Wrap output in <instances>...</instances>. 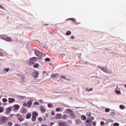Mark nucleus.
I'll return each instance as SVG.
<instances>
[{"mask_svg":"<svg viewBox=\"0 0 126 126\" xmlns=\"http://www.w3.org/2000/svg\"><path fill=\"white\" fill-rule=\"evenodd\" d=\"M97 67L102 70V71H104V72H105L106 73H109V74H112L113 71H109L108 69V68L106 66L102 67L98 66Z\"/></svg>","mask_w":126,"mask_h":126,"instance_id":"1","label":"nucleus"},{"mask_svg":"<svg viewBox=\"0 0 126 126\" xmlns=\"http://www.w3.org/2000/svg\"><path fill=\"white\" fill-rule=\"evenodd\" d=\"M34 54L37 57H39V58L45 57V55L43 54L42 52L39 51L38 50H35L34 51Z\"/></svg>","mask_w":126,"mask_h":126,"instance_id":"2","label":"nucleus"},{"mask_svg":"<svg viewBox=\"0 0 126 126\" xmlns=\"http://www.w3.org/2000/svg\"><path fill=\"white\" fill-rule=\"evenodd\" d=\"M8 118L5 116H1L0 117V124H3V123H6Z\"/></svg>","mask_w":126,"mask_h":126,"instance_id":"3","label":"nucleus"},{"mask_svg":"<svg viewBox=\"0 0 126 126\" xmlns=\"http://www.w3.org/2000/svg\"><path fill=\"white\" fill-rule=\"evenodd\" d=\"M32 103H33V99H30V101H28L27 103H24L23 106L30 108L32 105Z\"/></svg>","mask_w":126,"mask_h":126,"instance_id":"4","label":"nucleus"},{"mask_svg":"<svg viewBox=\"0 0 126 126\" xmlns=\"http://www.w3.org/2000/svg\"><path fill=\"white\" fill-rule=\"evenodd\" d=\"M36 117H38V112H33L32 114V122H35L36 121Z\"/></svg>","mask_w":126,"mask_h":126,"instance_id":"5","label":"nucleus"},{"mask_svg":"<svg viewBox=\"0 0 126 126\" xmlns=\"http://www.w3.org/2000/svg\"><path fill=\"white\" fill-rule=\"evenodd\" d=\"M58 126H67V123H66V122H58Z\"/></svg>","mask_w":126,"mask_h":126,"instance_id":"6","label":"nucleus"},{"mask_svg":"<svg viewBox=\"0 0 126 126\" xmlns=\"http://www.w3.org/2000/svg\"><path fill=\"white\" fill-rule=\"evenodd\" d=\"M11 106H9L8 108H6L5 110V112L6 114H10V112H11Z\"/></svg>","mask_w":126,"mask_h":126,"instance_id":"7","label":"nucleus"},{"mask_svg":"<svg viewBox=\"0 0 126 126\" xmlns=\"http://www.w3.org/2000/svg\"><path fill=\"white\" fill-rule=\"evenodd\" d=\"M32 76L34 78H36L38 77V76H39V72H38V71L33 72L32 74Z\"/></svg>","mask_w":126,"mask_h":126,"instance_id":"8","label":"nucleus"},{"mask_svg":"<svg viewBox=\"0 0 126 126\" xmlns=\"http://www.w3.org/2000/svg\"><path fill=\"white\" fill-rule=\"evenodd\" d=\"M51 77L52 78H60V74H59L58 73H56V74H53L51 75Z\"/></svg>","mask_w":126,"mask_h":126,"instance_id":"9","label":"nucleus"},{"mask_svg":"<svg viewBox=\"0 0 126 126\" xmlns=\"http://www.w3.org/2000/svg\"><path fill=\"white\" fill-rule=\"evenodd\" d=\"M59 119H63V115L62 114H58L55 116V120H59Z\"/></svg>","mask_w":126,"mask_h":126,"instance_id":"10","label":"nucleus"},{"mask_svg":"<svg viewBox=\"0 0 126 126\" xmlns=\"http://www.w3.org/2000/svg\"><path fill=\"white\" fill-rule=\"evenodd\" d=\"M71 119H75L76 115L74 114V112L73 111L70 113Z\"/></svg>","mask_w":126,"mask_h":126,"instance_id":"11","label":"nucleus"},{"mask_svg":"<svg viewBox=\"0 0 126 126\" xmlns=\"http://www.w3.org/2000/svg\"><path fill=\"white\" fill-rule=\"evenodd\" d=\"M40 110L41 113H45L46 112V108L43 106H40Z\"/></svg>","mask_w":126,"mask_h":126,"instance_id":"12","label":"nucleus"},{"mask_svg":"<svg viewBox=\"0 0 126 126\" xmlns=\"http://www.w3.org/2000/svg\"><path fill=\"white\" fill-rule=\"evenodd\" d=\"M35 62H34L33 61H32V60H30L28 61L27 63V64H28L29 65H33V64Z\"/></svg>","mask_w":126,"mask_h":126,"instance_id":"13","label":"nucleus"},{"mask_svg":"<svg viewBox=\"0 0 126 126\" xmlns=\"http://www.w3.org/2000/svg\"><path fill=\"white\" fill-rule=\"evenodd\" d=\"M14 101H15V99L13 98L10 97L8 98V102L10 104L11 103H13V102H14Z\"/></svg>","mask_w":126,"mask_h":126,"instance_id":"14","label":"nucleus"},{"mask_svg":"<svg viewBox=\"0 0 126 126\" xmlns=\"http://www.w3.org/2000/svg\"><path fill=\"white\" fill-rule=\"evenodd\" d=\"M63 108L59 107L56 108L57 112H63Z\"/></svg>","mask_w":126,"mask_h":126,"instance_id":"15","label":"nucleus"},{"mask_svg":"<svg viewBox=\"0 0 126 126\" xmlns=\"http://www.w3.org/2000/svg\"><path fill=\"white\" fill-rule=\"evenodd\" d=\"M4 40L7 42H10V41H11V38H10V37L5 36V39Z\"/></svg>","mask_w":126,"mask_h":126,"instance_id":"16","label":"nucleus"},{"mask_svg":"<svg viewBox=\"0 0 126 126\" xmlns=\"http://www.w3.org/2000/svg\"><path fill=\"white\" fill-rule=\"evenodd\" d=\"M120 108L121 109V110H126V106L124 105H120L119 106Z\"/></svg>","mask_w":126,"mask_h":126,"instance_id":"17","label":"nucleus"},{"mask_svg":"<svg viewBox=\"0 0 126 126\" xmlns=\"http://www.w3.org/2000/svg\"><path fill=\"white\" fill-rule=\"evenodd\" d=\"M14 109H15V110H18L20 108V106L16 104L15 105L13 106Z\"/></svg>","mask_w":126,"mask_h":126,"instance_id":"18","label":"nucleus"},{"mask_svg":"<svg viewBox=\"0 0 126 126\" xmlns=\"http://www.w3.org/2000/svg\"><path fill=\"white\" fill-rule=\"evenodd\" d=\"M75 123L76 125H80L81 123V120H75Z\"/></svg>","mask_w":126,"mask_h":126,"instance_id":"19","label":"nucleus"},{"mask_svg":"<svg viewBox=\"0 0 126 126\" xmlns=\"http://www.w3.org/2000/svg\"><path fill=\"white\" fill-rule=\"evenodd\" d=\"M66 111L67 113H68V114H70L71 113L73 112V110H72L71 109H66Z\"/></svg>","mask_w":126,"mask_h":126,"instance_id":"20","label":"nucleus"},{"mask_svg":"<svg viewBox=\"0 0 126 126\" xmlns=\"http://www.w3.org/2000/svg\"><path fill=\"white\" fill-rule=\"evenodd\" d=\"M3 71H6V72H8V71H9V67L4 68L3 69Z\"/></svg>","mask_w":126,"mask_h":126,"instance_id":"21","label":"nucleus"},{"mask_svg":"<svg viewBox=\"0 0 126 126\" xmlns=\"http://www.w3.org/2000/svg\"><path fill=\"white\" fill-rule=\"evenodd\" d=\"M81 118V120H82L83 121H85V120H86V116L84 115H82Z\"/></svg>","mask_w":126,"mask_h":126,"instance_id":"22","label":"nucleus"},{"mask_svg":"<svg viewBox=\"0 0 126 126\" xmlns=\"http://www.w3.org/2000/svg\"><path fill=\"white\" fill-rule=\"evenodd\" d=\"M63 120H66V119H67V115L66 114H64L63 116Z\"/></svg>","mask_w":126,"mask_h":126,"instance_id":"23","label":"nucleus"},{"mask_svg":"<svg viewBox=\"0 0 126 126\" xmlns=\"http://www.w3.org/2000/svg\"><path fill=\"white\" fill-rule=\"evenodd\" d=\"M39 67V63H35L34 64L33 67H34L35 68H37V67Z\"/></svg>","mask_w":126,"mask_h":126,"instance_id":"24","label":"nucleus"},{"mask_svg":"<svg viewBox=\"0 0 126 126\" xmlns=\"http://www.w3.org/2000/svg\"><path fill=\"white\" fill-rule=\"evenodd\" d=\"M26 118L27 119H30V118H31V114L30 113L27 114L26 115Z\"/></svg>","mask_w":126,"mask_h":126,"instance_id":"25","label":"nucleus"},{"mask_svg":"<svg viewBox=\"0 0 126 126\" xmlns=\"http://www.w3.org/2000/svg\"><path fill=\"white\" fill-rule=\"evenodd\" d=\"M66 35L67 36H69V35H71V32H70V31H69L66 32Z\"/></svg>","mask_w":126,"mask_h":126,"instance_id":"26","label":"nucleus"},{"mask_svg":"<svg viewBox=\"0 0 126 126\" xmlns=\"http://www.w3.org/2000/svg\"><path fill=\"white\" fill-rule=\"evenodd\" d=\"M4 111V108L2 107H0V113H2Z\"/></svg>","mask_w":126,"mask_h":126,"instance_id":"27","label":"nucleus"},{"mask_svg":"<svg viewBox=\"0 0 126 126\" xmlns=\"http://www.w3.org/2000/svg\"><path fill=\"white\" fill-rule=\"evenodd\" d=\"M21 80L23 81L24 79H25V76L22 75L21 76Z\"/></svg>","mask_w":126,"mask_h":126,"instance_id":"28","label":"nucleus"},{"mask_svg":"<svg viewBox=\"0 0 126 126\" xmlns=\"http://www.w3.org/2000/svg\"><path fill=\"white\" fill-rule=\"evenodd\" d=\"M18 120L20 122H22V121H23V118L22 117H18Z\"/></svg>","mask_w":126,"mask_h":126,"instance_id":"29","label":"nucleus"},{"mask_svg":"<svg viewBox=\"0 0 126 126\" xmlns=\"http://www.w3.org/2000/svg\"><path fill=\"white\" fill-rule=\"evenodd\" d=\"M30 61H32L33 62V61H36V58L32 57V58H30Z\"/></svg>","mask_w":126,"mask_h":126,"instance_id":"30","label":"nucleus"},{"mask_svg":"<svg viewBox=\"0 0 126 126\" xmlns=\"http://www.w3.org/2000/svg\"><path fill=\"white\" fill-rule=\"evenodd\" d=\"M48 108H53V104H52L51 103H49L48 104Z\"/></svg>","mask_w":126,"mask_h":126,"instance_id":"31","label":"nucleus"},{"mask_svg":"<svg viewBox=\"0 0 126 126\" xmlns=\"http://www.w3.org/2000/svg\"><path fill=\"white\" fill-rule=\"evenodd\" d=\"M92 121V119L91 118H89L86 122V123H90Z\"/></svg>","mask_w":126,"mask_h":126,"instance_id":"32","label":"nucleus"},{"mask_svg":"<svg viewBox=\"0 0 126 126\" xmlns=\"http://www.w3.org/2000/svg\"><path fill=\"white\" fill-rule=\"evenodd\" d=\"M115 93L117 95H119V94H121V91H115Z\"/></svg>","mask_w":126,"mask_h":126,"instance_id":"33","label":"nucleus"},{"mask_svg":"<svg viewBox=\"0 0 126 126\" xmlns=\"http://www.w3.org/2000/svg\"><path fill=\"white\" fill-rule=\"evenodd\" d=\"M1 36L0 37V38L1 39H2V40H4L5 38V36L3 35H0Z\"/></svg>","mask_w":126,"mask_h":126,"instance_id":"34","label":"nucleus"},{"mask_svg":"<svg viewBox=\"0 0 126 126\" xmlns=\"http://www.w3.org/2000/svg\"><path fill=\"white\" fill-rule=\"evenodd\" d=\"M61 78H63V79H66V77L64 75H61Z\"/></svg>","mask_w":126,"mask_h":126,"instance_id":"35","label":"nucleus"},{"mask_svg":"<svg viewBox=\"0 0 126 126\" xmlns=\"http://www.w3.org/2000/svg\"><path fill=\"white\" fill-rule=\"evenodd\" d=\"M113 126H120V124H119V123H115L113 124Z\"/></svg>","mask_w":126,"mask_h":126,"instance_id":"36","label":"nucleus"},{"mask_svg":"<svg viewBox=\"0 0 126 126\" xmlns=\"http://www.w3.org/2000/svg\"><path fill=\"white\" fill-rule=\"evenodd\" d=\"M45 60L46 61V62H50V61H51V59L49 58H46Z\"/></svg>","mask_w":126,"mask_h":126,"instance_id":"37","label":"nucleus"},{"mask_svg":"<svg viewBox=\"0 0 126 126\" xmlns=\"http://www.w3.org/2000/svg\"><path fill=\"white\" fill-rule=\"evenodd\" d=\"M38 120L39 122H42V121H43V118H42V117H39L38 118Z\"/></svg>","mask_w":126,"mask_h":126,"instance_id":"38","label":"nucleus"},{"mask_svg":"<svg viewBox=\"0 0 126 126\" xmlns=\"http://www.w3.org/2000/svg\"><path fill=\"white\" fill-rule=\"evenodd\" d=\"M105 112H106V113H109V112H110V109L106 108L105 109Z\"/></svg>","mask_w":126,"mask_h":126,"instance_id":"39","label":"nucleus"},{"mask_svg":"<svg viewBox=\"0 0 126 126\" xmlns=\"http://www.w3.org/2000/svg\"><path fill=\"white\" fill-rule=\"evenodd\" d=\"M2 102H7V99H6V98H3L2 99Z\"/></svg>","mask_w":126,"mask_h":126,"instance_id":"40","label":"nucleus"},{"mask_svg":"<svg viewBox=\"0 0 126 126\" xmlns=\"http://www.w3.org/2000/svg\"><path fill=\"white\" fill-rule=\"evenodd\" d=\"M8 126H12V122H8Z\"/></svg>","mask_w":126,"mask_h":126,"instance_id":"41","label":"nucleus"},{"mask_svg":"<svg viewBox=\"0 0 126 126\" xmlns=\"http://www.w3.org/2000/svg\"><path fill=\"white\" fill-rule=\"evenodd\" d=\"M104 125H105V123H104L103 121H101V122H100V125H101V126H104Z\"/></svg>","mask_w":126,"mask_h":126,"instance_id":"42","label":"nucleus"},{"mask_svg":"<svg viewBox=\"0 0 126 126\" xmlns=\"http://www.w3.org/2000/svg\"><path fill=\"white\" fill-rule=\"evenodd\" d=\"M0 8L1 9H3L4 10V7L1 5V4H0Z\"/></svg>","mask_w":126,"mask_h":126,"instance_id":"43","label":"nucleus"},{"mask_svg":"<svg viewBox=\"0 0 126 126\" xmlns=\"http://www.w3.org/2000/svg\"><path fill=\"white\" fill-rule=\"evenodd\" d=\"M51 115H52V116H55V112H54V111H52Z\"/></svg>","mask_w":126,"mask_h":126,"instance_id":"44","label":"nucleus"},{"mask_svg":"<svg viewBox=\"0 0 126 126\" xmlns=\"http://www.w3.org/2000/svg\"><path fill=\"white\" fill-rule=\"evenodd\" d=\"M33 105H39V102H35L33 103Z\"/></svg>","mask_w":126,"mask_h":126,"instance_id":"45","label":"nucleus"},{"mask_svg":"<svg viewBox=\"0 0 126 126\" xmlns=\"http://www.w3.org/2000/svg\"><path fill=\"white\" fill-rule=\"evenodd\" d=\"M74 38H75V37H74V36L72 35L70 37V39H71L72 40H73V39H74Z\"/></svg>","mask_w":126,"mask_h":126,"instance_id":"46","label":"nucleus"},{"mask_svg":"<svg viewBox=\"0 0 126 126\" xmlns=\"http://www.w3.org/2000/svg\"><path fill=\"white\" fill-rule=\"evenodd\" d=\"M68 20H74V21H75V19L74 18H70L68 19Z\"/></svg>","mask_w":126,"mask_h":126,"instance_id":"47","label":"nucleus"},{"mask_svg":"<svg viewBox=\"0 0 126 126\" xmlns=\"http://www.w3.org/2000/svg\"><path fill=\"white\" fill-rule=\"evenodd\" d=\"M0 57H3V54L1 52H0Z\"/></svg>","mask_w":126,"mask_h":126,"instance_id":"48","label":"nucleus"},{"mask_svg":"<svg viewBox=\"0 0 126 126\" xmlns=\"http://www.w3.org/2000/svg\"><path fill=\"white\" fill-rule=\"evenodd\" d=\"M108 122H109V123H112V122H113V120H112V119H109V120H108Z\"/></svg>","mask_w":126,"mask_h":126,"instance_id":"49","label":"nucleus"},{"mask_svg":"<svg viewBox=\"0 0 126 126\" xmlns=\"http://www.w3.org/2000/svg\"><path fill=\"white\" fill-rule=\"evenodd\" d=\"M96 122H93V126H96Z\"/></svg>","mask_w":126,"mask_h":126,"instance_id":"50","label":"nucleus"},{"mask_svg":"<svg viewBox=\"0 0 126 126\" xmlns=\"http://www.w3.org/2000/svg\"><path fill=\"white\" fill-rule=\"evenodd\" d=\"M22 75V74H17V76H19V77H21Z\"/></svg>","mask_w":126,"mask_h":126,"instance_id":"51","label":"nucleus"},{"mask_svg":"<svg viewBox=\"0 0 126 126\" xmlns=\"http://www.w3.org/2000/svg\"><path fill=\"white\" fill-rule=\"evenodd\" d=\"M14 126H20V125L19 124H15Z\"/></svg>","mask_w":126,"mask_h":126,"instance_id":"52","label":"nucleus"},{"mask_svg":"<svg viewBox=\"0 0 126 126\" xmlns=\"http://www.w3.org/2000/svg\"><path fill=\"white\" fill-rule=\"evenodd\" d=\"M90 89H88V88H87V89H86V91H89V92H90Z\"/></svg>","mask_w":126,"mask_h":126,"instance_id":"53","label":"nucleus"},{"mask_svg":"<svg viewBox=\"0 0 126 126\" xmlns=\"http://www.w3.org/2000/svg\"><path fill=\"white\" fill-rule=\"evenodd\" d=\"M88 117H91V113H90V114L88 115Z\"/></svg>","mask_w":126,"mask_h":126,"instance_id":"54","label":"nucleus"},{"mask_svg":"<svg viewBox=\"0 0 126 126\" xmlns=\"http://www.w3.org/2000/svg\"><path fill=\"white\" fill-rule=\"evenodd\" d=\"M20 115V114H17L16 115L17 117H19Z\"/></svg>","mask_w":126,"mask_h":126,"instance_id":"55","label":"nucleus"},{"mask_svg":"<svg viewBox=\"0 0 126 126\" xmlns=\"http://www.w3.org/2000/svg\"><path fill=\"white\" fill-rule=\"evenodd\" d=\"M20 97L21 98V99H23V98H24V96H20Z\"/></svg>","mask_w":126,"mask_h":126,"instance_id":"56","label":"nucleus"},{"mask_svg":"<svg viewBox=\"0 0 126 126\" xmlns=\"http://www.w3.org/2000/svg\"><path fill=\"white\" fill-rule=\"evenodd\" d=\"M40 103H43V100H40Z\"/></svg>","mask_w":126,"mask_h":126,"instance_id":"57","label":"nucleus"},{"mask_svg":"<svg viewBox=\"0 0 126 126\" xmlns=\"http://www.w3.org/2000/svg\"><path fill=\"white\" fill-rule=\"evenodd\" d=\"M93 90V89L91 88L90 89V91H92Z\"/></svg>","mask_w":126,"mask_h":126,"instance_id":"58","label":"nucleus"},{"mask_svg":"<svg viewBox=\"0 0 126 126\" xmlns=\"http://www.w3.org/2000/svg\"><path fill=\"white\" fill-rule=\"evenodd\" d=\"M10 116H11V118H13V114H11Z\"/></svg>","mask_w":126,"mask_h":126,"instance_id":"59","label":"nucleus"},{"mask_svg":"<svg viewBox=\"0 0 126 126\" xmlns=\"http://www.w3.org/2000/svg\"><path fill=\"white\" fill-rule=\"evenodd\" d=\"M92 119L93 121H94V117H92Z\"/></svg>","mask_w":126,"mask_h":126,"instance_id":"60","label":"nucleus"},{"mask_svg":"<svg viewBox=\"0 0 126 126\" xmlns=\"http://www.w3.org/2000/svg\"><path fill=\"white\" fill-rule=\"evenodd\" d=\"M70 124H72V122H71V121H69Z\"/></svg>","mask_w":126,"mask_h":126,"instance_id":"61","label":"nucleus"},{"mask_svg":"<svg viewBox=\"0 0 126 126\" xmlns=\"http://www.w3.org/2000/svg\"><path fill=\"white\" fill-rule=\"evenodd\" d=\"M43 73H46V71H43Z\"/></svg>","mask_w":126,"mask_h":126,"instance_id":"62","label":"nucleus"},{"mask_svg":"<svg viewBox=\"0 0 126 126\" xmlns=\"http://www.w3.org/2000/svg\"><path fill=\"white\" fill-rule=\"evenodd\" d=\"M51 124H52V125H54V123H52Z\"/></svg>","mask_w":126,"mask_h":126,"instance_id":"63","label":"nucleus"},{"mask_svg":"<svg viewBox=\"0 0 126 126\" xmlns=\"http://www.w3.org/2000/svg\"><path fill=\"white\" fill-rule=\"evenodd\" d=\"M125 87L126 88V84L125 85Z\"/></svg>","mask_w":126,"mask_h":126,"instance_id":"64","label":"nucleus"}]
</instances>
